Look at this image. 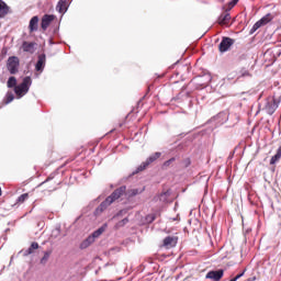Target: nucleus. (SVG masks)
Masks as SVG:
<instances>
[{
	"label": "nucleus",
	"instance_id": "obj_1",
	"mask_svg": "<svg viewBox=\"0 0 281 281\" xmlns=\"http://www.w3.org/2000/svg\"><path fill=\"white\" fill-rule=\"evenodd\" d=\"M126 194V186H122L114 190L94 211V216H100L102 212L106 211L110 205H113L117 199Z\"/></svg>",
	"mask_w": 281,
	"mask_h": 281
},
{
	"label": "nucleus",
	"instance_id": "obj_2",
	"mask_svg": "<svg viewBox=\"0 0 281 281\" xmlns=\"http://www.w3.org/2000/svg\"><path fill=\"white\" fill-rule=\"evenodd\" d=\"M159 157H161V153L156 151L154 154H151L145 161H143L135 171H133V175H137V172H143V170H146V168H148V166H150V164H155V161H157V159H159Z\"/></svg>",
	"mask_w": 281,
	"mask_h": 281
},
{
	"label": "nucleus",
	"instance_id": "obj_3",
	"mask_svg": "<svg viewBox=\"0 0 281 281\" xmlns=\"http://www.w3.org/2000/svg\"><path fill=\"white\" fill-rule=\"evenodd\" d=\"M32 87V77H24L22 80V83L19 86H15L14 93L16 95H23V93H27L30 91V88Z\"/></svg>",
	"mask_w": 281,
	"mask_h": 281
},
{
	"label": "nucleus",
	"instance_id": "obj_4",
	"mask_svg": "<svg viewBox=\"0 0 281 281\" xmlns=\"http://www.w3.org/2000/svg\"><path fill=\"white\" fill-rule=\"evenodd\" d=\"M278 106H280V101L273 97H269L265 103V111L268 115H273Z\"/></svg>",
	"mask_w": 281,
	"mask_h": 281
},
{
	"label": "nucleus",
	"instance_id": "obj_5",
	"mask_svg": "<svg viewBox=\"0 0 281 281\" xmlns=\"http://www.w3.org/2000/svg\"><path fill=\"white\" fill-rule=\"evenodd\" d=\"M19 57L16 56H12V57H9L8 59V63H7V68H8V71L14 76V74H19Z\"/></svg>",
	"mask_w": 281,
	"mask_h": 281
},
{
	"label": "nucleus",
	"instance_id": "obj_6",
	"mask_svg": "<svg viewBox=\"0 0 281 281\" xmlns=\"http://www.w3.org/2000/svg\"><path fill=\"white\" fill-rule=\"evenodd\" d=\"M234 43H235L234 38L223 37L218 45V49H220L221 54H225V52H228L229 47H232V45H234Z\"/></svg>",
	"mask_w": 281,
	"mask_h": 281
},
{
	"label": "nucleus",
	"instance_id": "obj_7",
	"mask_svg": "<svg viewBox=\"0 0 281 281\" xmlns=\"http://www.w3.org/2000/svg\"><path fill=\"white\" fill-rule=\"evenodd\" d=\"M225 276V270H211L206 273V280L221 281Z\"/></svg>",
	"mask_w": 281,
	"mask_h": 281
},
{
	"label": "nucleus",
	"instance_id": "obj_8",
	"mask_svg": "<svg viewBox=\"0 0 281 281\" xmlns=\"http://www.w3.org/2000/svg\"><path fill=\"white\" fill-rule=\"evenodd\" d=\"M46 63H47V56L45 54L38 55L37 63L35 64V71L43 74V71H45Z\"/></svg>",
	"mask_w": 281,
	"mask_h": 281
},
{
	"label": "nucleus",
	"instance_id": "obj_9",
	"mask_svg": "<svg viewBox=\"0 0 281 281\" xmlns=\"http://www.w3.org/2000/svg\"><path fill=\"white\" fill-rule=\"evenodd\" d=\"M211 122H213L215 126H222V124H225V122H227V113L220 112L217 115L211 119Z\"/></svg>",
	"mask_w": 281,
	"mask_h": 281
},
{
	"label": "nucleus",
	"instance_id": "obj_10",
	"mask_svg": "<svg viewBox=\"0 0 281 281\" xmlns=\"http://www.w3.org/2000/svg\"><path fill=\"white\" fill-rule=\"evenodd\" d=\"M54 19H56V15H54V14H45L42 18L41 27L44 32L47 31V27H49V25L52 24V21H54Z\"/></svg>",
	"mask_w": 281,
	"mask_h": 281
},
{
	"label": "nucleus",
	"instance_id": "obj_11",
	"mask_svg": "<svg viewBox=\"0 0 281 281\" xmlns=\"http://www.w3.org/2000/svg\"><path fill=\"white\" fill-rule=\"evenodd\" d=\"M179 241V237L177 236H167L165 237L162 245L167 249H170V247H177V243Z\"/></svg>",
	"mask_w": 281,
	"mask_h": 281
},
{
	"label": "nucleus",
	"instance_id": "obj_12",
	"mask_svg": "<svg viewBox=\"0 0 281 281\" xmlns=\"http://www.w3.org/2000/svg\"><path fill=\"white\" fill-rule=\"evenodd\" d=\"M69 7H67V0H59L56 5V11L59 12V14H65Z\"/></svg>",
	"mask_w": 281,
	"mask_h": 281
},
{
	"label": "nucleus",
	"instance_id": "obj_13",
	"mask_svg": "<svg viewBox=\"0 0 281 281\" xmlns=\"http://www.w3.org/2000/svg\"><path fill=\"white\" fill-rule=\"evenodd\" d=\"M35 249H38V243L33 241L27 249L21 250L20 254H22L26 258V256H32Z\"/></svg>",
	"mask_w": 281,
	"mask_h": 281
},
{
	"label": "nucleus",
	"instance_id": "obj_14",
	"mask_svg": "<svg viewBox=\"0 0 281 281\" xmlns=\"http://www.w3.org/2000/svg\"><path fill=\"white\" fill-rule=\"evenodd\" d=\"M106 224H103L101 227H99L97 231H94L91 235L90 238H92V240L95 241V238H100V236H102V234H104V232H106Z\"/></svg>",
	"mask_w": 281,
	"mask_h": 281
},
{
	"label": "nucleus",
	"instance_id": "obj_15",
	"mask_svg": "<svg viewBox=\"0 0 281 281\" xmlns=\"http://www.w3.org/2000/svg\"><path fill=\"white\" fill-rule=\"evenodd\" d=\"M30 32H36L38 30V15L33 16L29 24Z\"/></svg>",
	"mask_w": 281,
	"mask_h": 281
},
{
	"label": "nucleus",
	"instance_id": "obj_16",
	"mask_svg": "<svg viewBox=\"0 0 281 281\" xmlns=\"http://www.w3.org/2000/svg\"><path fill=\"white\" fill-rule=\"evenodd\" d=\"M232 21V15L229 13L221 14L218 18L220 25H227Z\"/></svg>",
	"mask_w": 281,
	"mask_h": 281
},
{
	"label": "nucleus",
	"instance_id": "obj_17",
	"mask_svg": "<svg viewBox=\"0 0 281 281\" xmlns=\"http://www.w3.org/2000/svg\"><path fill=\"white\" fill-rule=\"evenodd\" d=\"M95 243L93 240V237H90V235L80 244V249H87L88 247H91Z\"/></svg>",
	"mask_w": 281,
	"mask_h": 281
},
{
	"label": "nucleus",
	"instance_id": "obj_18",
	"mask_svg": "<svg viewBox=\"0 0 281 281\" xmlns=\"http://www.w3.org/2000/svg\"><path fill=\"white\" fill-rule=\"evenodd\" d=\"M34 45H36L34 42H23L22 49L23 52H34Z\"/></svg>",
	"mask_w": 281,
	"mask_h": 281
},
{
	"label": "nucleus",
	"instance_id": "obj_19",
	"mask_svg": "<svg viewBox=\"0 0 281 281\" xmlns=\"http://www.w3.org/2000/svg\"><path fill=\"white\" fill-rule=\"evenodd\" d=\"M170 191H165L162 193H160L157 199L158 201H160V203H168V199H170Z\"/></svg>",
	"mask_w": 281,
	"mask_h": 281
},
{
	"label": "nucleus",
	"instance_id": "obj_20",
	"mask_svg": "<svg viewBox=\"0 0 281 281\" xmlns=\"http://www.w3.org/2000/svg\"><path fill=\"white\" fill-rule=\"evenodd\" d=\"M8 10H10L8 4H5L3 0H0V19H3V16L8 14Z\"/></svg>",
	"mask_w": 281,
	"mask_h": 281
},
{
	"label": "nucleus",
	"instance_id": "obj_21",
	"mask_svg": "<svg viewBox=\"0 0 281 281\" xmlns=\"http://www.w3.org/2000/svg\"><path fill=\"white\" fill-rule=\"evenodd\" d=\"M273 19V15L271 13H267L265 16H262L259 22H261L262 26L268 25V23H271Z\"/></svg>",
	"mask_w": 281,
	"mask_h": 281
},
{
	"label": "nucleus",
	"instance_id": "obj_22",
	"mask_svg": "<svg viewBox=\"0 0 281 281\" xmlns=\"http://www.w3.org/2000/svg\"><path fill=\"white\" fill-rule=\"evenodd\" d=\"M50 256H52V250L44 251V256L41 258L40 263H42L43 266L47 265Z\"/></svg>",
	"mask_w": 281,
	"mask_h": 281
},
{
	"label": "nucleus",
	"instance_id": "obj_23",
	"mask_svg": "<svg viewBox=\"0 0 281 281\" xmlns=\"http://www.w3.org/2000/svg\"><path fill=\"white\" fill-rule=\"evenodd\" d=\"M8 89H15L16 88V77H9L7 81Z\"/></svg>",
	"mask_w": 281,
	"mask_h": 281
},
{
	"label": "nucleus",
	"instance_id": "obj_24",
	"mask_svg": "<svg viewBox=\"0 0 281 281\" xmlns=\"http://www.w3.org/2000/svg\"><path fill=\"white\" fill-rule=\"evenodd\" d=\"M240 78H251V74L249 72V70L243 68L240 71H239V75L237 77V80H240Z\"/></svg>",
	"mask_w": 281,
	"mask_h": 281
},
{
	"label": "nucleus",
	"instance_id": "obj_25",
	"mask_svg": "<svg viewBox=\"0 0 281 281\" xmlns=\"http://www.w3.org/2000/svg\"><path fill=\"white\" fill-rule=\"evenodd\" d=\"M280 159H281V153L279 150H277V154L274 156H272L270 159V166H276V164H278V161H280Z\"/></svg>",
	"mask_w": 281,
	"mask_h": 281
},
{
	"label": "nucleus",
	"instance_id": "obj_26",
	"mask_svg": "<svg viewBox=\"0 0 281 281\" xmlns=\"http://www.w3.org/2000/svg\"><path fill=\"white\" fill-rule=\"evenodd\" d=\"M128 225V217L123 218L122 221L117 222L114 226L115 229H122V227H125Z\"/></svg>",
	"mask_w": 281,
	"mask_h": 281
},
{
	"label": "nucleus",
	"instance_id": "obj_27",
	"mask_svg": "<svg viewBox=\"0 0 281 281\" xmlns=\"http://www.w3.org/2000/svg\"><path fill=\"white\" fill-rule=\"evenodd\" d=\"M260 27H262V24L260 22V20H258L252 27L249 31V34H256V32H258V30H260Z\"/></svg>",
	"mask_w": 281,
	"mask_h": 281
},
{
	"label": "nucleus",
	"instance_id": "obj_28",
	"mask_svg": "<svg viewBox=\"0 0 281 281\" xmlns=\"http://www.w3.org/2000/svg\"><path fill=\"white\" fill-rule=\"evenodd\" d=\"M143 191H144V188L142 190L130 189V190H127V196H137V194H142Z\"/></svg>",
	"mask_w": 281,
	"mask_h": 281
},
{
	"label": "nucleus",
	"instance_id": "obj_29",
	"mask_svg": "<svg viewBox=\"0 0 281 281\" xmlns=\"http://www.w3.org/2000/svg\"><path fill=\"white\" fill-rule=\"evenodd\" d=\"M14 100V94L12 92H7L3 102L4 104H10Z\"/></svg>",
	"mask_w": 281,
	"mask_h": 281
},
{
	"label": "nucleus",
	"instance_id": "obj_30",
	"mask_svg": "<svg viewBox=\"0 0 281 281\" xmlns=\"http://www.w3.org/2000/svg\"><path fill=\"white\" fill-rule=\"evenodd\" d=\"M157 218V213H151V214H148L145 218L146 223H155Z\"/></svg>",
	"mask_w": 281,
	"mask_h": 281
},
{
	"label": "nucleus",
	"instance_id": "obj_31",
	"mask_svg": "<svg viewBox=\"0 0 281 281\" xmlns=\"http://www.w3.org/2000/svg\"><path fill=\"white\" fill-rule=\"evenodd\" d=\"M190 166H192V160L188 157V158H184L182 161H181V167L182 168H190Z\"/></svg>",
	"mask_w": 281,
	"mask_h": 281
},
{
	"label": "nucleus",
	"instance_id": "obj_32",
	"mask_svg": "<svg viewBox=\"0 0 281 281\" xmlns=\"http://www.w3.org/2000/svg\"><path fill=\"white\" fill-rule=\"evenodd\" d=\"M175 161H177L176 157L170 158L169 160H166L162 165V168H168L170 167L172 164H175Z\"/></svg>",
	"mask_w": 281,
	"mask_h": 281
},
{
	"label": "nucleus",
	"instance_id": "obj_33",
	"mask_svg": "<svg viewBox=\"0 0 281 281\" xmlns=\"http://www.w3.org/2000/svg\"><path fill=\"white\" fill-rule=\"evenodd\" d=\"M30 195L27 193H23L18 198V203H24L25 201H27V198Z\"/></svg>",
	"mask_w": 281,
	"mask_h": 281
},
{
	"label": "nucleus",
	"instance_id": "obj_34",
	"mask_svg": "<svg viewBox=\"0 0 281 281\" xmlns=\"http://www.w3.org/2000/svg\"><path fill=\"white\" fill-rule=\"evenodd\" d=\"M238 2H235L234 0H232L231 2H228V9H226V12H229V10H232V8L236 7Z\"/></svg>",
	"mask_w": 281,
	"mask_h": 281
},
{
	"label": "nucleus",
	"instance_id": "obj_35",
	"mask_svg": "<svg viewBox=\"0 0 281 281\" xmlns=\"http://www.w3.org/2000/svg\"><path fill=\"white\" fill-rule=\"evenodd\" d=\"M128 211L126 209L121 210L116 213V216H124V214H126Z\"/></svg>",
	"mask_w": 281,
	"mask_h": 281
},
{
	"label": "nucleus",
	"instance_id": "obj_36",
	"mask_svg": "<svg viewBox=\"0 0 281 281\" xmlns=\"http://www.w3.org/2000/svg\"><path fill=\"white\" fill-rule=\"evenodd\" d=\"M243 276H245V270L241 273L237 274L235 278H233V280L238 281L240 280V278H243Z\"/></svg>",
	"mask_w": 281,
	"mask_h": 281
},
{
	"label": "nucleus",
	"instance_id": "obj_37",
	"mask_svg": "<svg viewBox=\"0 0 281 281\" xmlns=\"http://www.w3.org/2000/svg\"><path fill=\"white\" fill-rule=\"evenodd\" d=\"M52 179H54V177L49 176L44 182L41 183V186H43V183H47V181H52Z\"/></svg>",
	"mask_w": 281,
	"mask_h": 281
},
{
	"label": "nucleus",
	"instance_id": "obj_38",
	"mask_svg": "<svg viewBox=\"0 0 281 281\" xmlns=\"http://www.w3.org/2000/svg\"><path fill=\"white\" fill-rule=\"evenodd\" d=\"M256 277L249 278L247 281H255Z\"/></svg>",
	"mask_w": 281,
	"mask_h": 281
},
{
	"label": "nucleus",
	"instance_id": "obj_39",
	"mask_svg": "<svg viewBox=\"0 0 281 281\" xmlns=\"http://www.w3.org/2000/svg\"><path fill=\"white\" fill-rule=\"evenodd\" d=\"M277 150L281 154V146Z\"/></svg>",
	"mask_w": 281,
	"mask_h": 281
},
{
	"label": "nucleus",
	"instance_id": "obj_40",
	"mask_svg": "<svg viewBox=\"0 0 281 281\" xmlns=\"http://www.w3.org/2000/svg\"><path fill=\"white\" fill-rule=\"evenodd\" d=\"M171 221H178V217H173Z\"/></svg>",
	"mask_w": 281,
	"mask_h": 281
},
{
	"label": "nucleus",
	"instance_id": "obj_41",
	"mask_svg": "<svg viewBox=\"0 0 281 281\" xmlns=\"http://www.w3.org/2000/svg\"><path fill=\"white\" fill-rule=\"evenodd\" d=\"M239 0H234L235 3H238Z\"/></svg>",
	"mask_w": 281,
	"mask_h": 281
},
{
	"label": "nucleus",
	"instance_id": "obj_42",
	"mask_svg": "<svg viewBox=\"0 0 281 281\" xmlns=\"http://www.w3.org/2000/svg\"><path fill=\"white\" fill-rule=\"evenodd\" d=\"M0 196H1V188H0Z\"/></svg>",
	"mask_w": 281,
	"mask_h": 281
}]
</instances>
